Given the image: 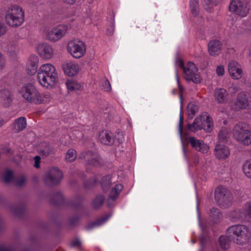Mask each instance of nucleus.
<instances>
[{
  "label": "nucleus",
  "instance_id": "obj_1",
  "mask_svg": "<svg viewBox=\"0 0 251 251\" xmlns=\"http://www.w3.org/2000/svg\"><path fill=\"white\" fill-rule=\"evenodd\" d=\"M37 80L39 85L43 88L48 89L53 88L58 80L55 67L51 63L41 65L37 72Z\"/></svg>",
  "mask_w": 251,
  "mask_h": 251
},
{
  "label": "nucleus",
  "instance_id": "obj_2",
  "mask_svg": "<svg viewBox=\"0 0 251 251\" xmlns=\"http://www.w3.org/2000/svg\"><path fill=\"white\" fill-rule=\"evenodd\" d=\"M20 93L26 101L35 104L47 102L50 98L49 93H40L37 88L30 83L23 85L20 90Z\"/></svg>",
  "mask_w": 251,
  "mask_h": 251
},
{
  "label": "nucleus",
  "instance_id": "obj_3",
  "mask_svg": "<svg viewBox=\"0 0 251 251\" xmlns=\"http://www.w3.org/2000/svg\"><path fill=\"white\" fill-rule=\"evenodd\" d=\"M25 18L24 10L18 4L10 5L7 9L5 15L7 25L12 27L21 26L25 21Z\"/></svg>",
  "mask_w": 251,
  "mask_h": 251
},
{
  "label": "nucleus",
  "instance_id": "obj_4",
  "mask_svg": "<svg viewBox=\"0 0 251 251\" xmlns=\"http://www.w3.org/2000/svg\"><path fill=\"white\" fill-rule=\"evenodd\" d=\"M228 234L232 237L234 243L238 245H244L249 242L251 237V231L246 226L242 224L229 226Z\"/></svg>",
  "mask_w": 251,
  "mask_h": 251
},
{
  "label": "nucleus",
  "instance_id": "obj_5",
  "mask_svg": "<svg viewBox=\"0 0 251 251\" xmlns=\"http://www.w3.org/2000/svg\"><path fill=\"white\" fill-rule=\"evenodd\" d=\"M213 126L212 118L208 113L204 112L197 117L192 124H188L187 129L193 132L202 129L206 132H210Z\"/></svg>",
  "mask_w": 251,
  "mask_h": 251
},
{
  "label": "nucleus",
  "instance_id": "obj_6",
  "mask_svg": "<svg viewBox=\"0 0 251 251\" xmlns=\"http://www.w3.org/2000/svg\"><path fill=\"white\" fill-rule=\"evenodd\" d=\"M233 135L234 138L241 144H251V131L246 127L245 124H237L233 130Z\"/></svg>",
  "mask_w": 251,
  "mask_h": 251
},
{
  "label": "nucleus",
  "instance_id": "obj_7",
  "mask_svg": "<svg viewBox=\"0 0 251 251\" xmlns=\"http://www.w3.org/2000/svg\"><path fill=\"white\" fill-rule=\"evenodd\" d=\"M67 50L73 57L79 59L85 54L86 47L83 41L75 39L68 42Z\"/></svg>",
  "mask_w": 251,
  "mask_h": 251
},
{
  "label": "nucleus",
  "instance_id": "obj_8",
  "mask_svg": "<svg viewBox=\"0 0 251 251\" xmlns=\"http://www.w3.org/2000/svg\"><path fill=\"white\" fill-rule=\"evenodd\" d=\"M178 63L183 67L185 79L187 81H192L195 83H200L201 82V78L198 73V69L193 62H188L186 67L183 66V61L181 59L178 60Z\"/></svg>",
  "mask_w": 251,
  "mask_h": 251
},
{
  "label": "nucleus",
  "instance_id": "obj_9",
  "mask_svg": "<svg viewBox=\"0 0 251 251\" xmlns=\"http://www.w3.org/2000/svg\"><path fill=\"white\" fill-rule=\"evenodd\" d=\"M68 27L64 25L54 26L46 33L47 38L51 41L56 42L61 39L66 33Z\"/></svg>",
  "mask_w": 251,
  "mask_h": 251
},
{
  "label": "nucleus",
  "instance_id": "obj_10",
  "mask_svg": "<svg viewBox=\"0 0 251 251\" xmlns=\"http://www.w3.org/2000/svg\"><path fill=\"white\" fill-rule=\"evenodd\" d=\"M63 177L61 171L55 168H52L48 171L45 175L44 180L50 185L58 183Z\"/></svg>",
  "mask_w": 251,
  "mask_h": 251
},
{
  "label": "nucleus",
  "instance_id": "obj_11",
  "mask_svg": "<svg viewBox=\"0 0 251 251\" xmlns=\"http://www.w3.org/2000/svg\"><path fill=\"white\" fill-rule=\"evenodd\" d=\"M229 9L242 17L247 16L249 12V8L244 5L240 0H232L229 6Z\"/></svg>",
  "mask_w": 251,
  "mask_h": 251
},
{
  "label": "nucleus",
  "instance_id": "obj_12",
  "mask_svg": "<svg viewBox=\"0 0 251 251\" xmlns=\"http://www.w3.org/2000/svg\"><path fill=\"white\" fill-rule=\"evenodd\" d=\"M62 68L64 74L70 77L76 75L80 70L78 64L71 60H67L63 63Z\"/></svg>",
  "mask_w": 251,
  "mask_h": 251
},
{
  "label": "nucleus",
  "instance_id": "obj_13",
  "mask_svg": "<svg viewBox=\"0 0 251 251\" xmlns=\"http://www.w3.org/2000/svg\"><path fill=\"white\" fill-rule=\"evenodd\" d=\"M188 141L190 144L191 147L198 151L205 153L209 150V146L205 144L202 140L197 139L194 137H190L188 139Z\"/></svg>",
  "mask_w": 251,
  "mask_h": 251
},
{
  "label": "nucleus",
  "instance_id": "obj_14",
  "mask_svg": "<svg viewBox=\"0 0 251 251\" xmlns=\"http://www.w3.org/2000/svg\"><path fill=\"white\" fill-rule=\"evenodd\" d=\"M228 72L230 76L238 79L242 76L243 71L240 65L235 61H231L228 64Z\"/></svg>",
  "mask_w": 251,
  "mask_h": 251
},
{
  "label": "nucleus",
  "instance_id": "obj_15",
  "mask_svg": "<svg viewBox=\"0 0 251 251\" xmlns=\"http://www.w3.org/2000/svg\"><path fill=\"white\" fill-rule=\"evenodd\" d=\"M39 59L35 55H31L27 59L26 64V70L27 74L32 75L37 73Z\"/></svg>",
  "mask_w": 251,
  "mask_h": 251
},
{
  "label": "nucleus",
  "instance_id": "obj_16",
  "mask_svg": "<svg viewBox=\"0 0 251 251\" xmlns=\"http://www.w3.org/2000/svg\"><path fill=\"white\" fill-rule=\"evenodd\" d=\"M214 153L217 158L224 160L229 157L230 152L229 148L227 146L221 144H216Z\"/></svg>",
  "mask_w": 251,
  "mask_h": 251
},
{
  "label": "nucleus",
  "instance_id": "obj_17",
  "mask_svg": "<svg viewBox=\"0 0 251 251\" xmlns=\"http://www.w3.org/2000/svg\"><path fill=\"white\" fill-rule=\"evenodd\" d=\"M37 50L40 57L44 59H50L53 56V50L48 44H42L39 45Z\"/></svg>",
  "mask_w": 251,
  "mask_h": 251
},
{
  "label": "nucleus",
  "instance_id": "obj_18",
  "mask_svg": "<svg viewBox=\"0 0 251 251\" xmlns=\"http://www.w3.org/2000/svg\"><path fill=\"white\" fill-rule=\"evenodd\" d=\"M248 216L251 218V200L247 202L243 207L242 211H236L232 213L231 218L235 219H240Z\"/></svg>",
  "mask_w": 251,
  "mask_h": 251
},
{
  "label": "nucleus",
  "instance_id": "obj_19",
  "mask_svg": "<svg viewBox=\"0 0 251 251\" xmlns=\"http://www.w3.org/2000/svg\"><path fill=\"white\" fill-rule=\"evenodd\" d=\"M251 102L247 96L244 93L239 94L234 103V108L236 110L245 109L250 105Z\"/></svg>",
  "mask_w": 251,
  "mask_h": 251
},
{
  "label": "nucleus",
  "instance_id": "obj_20",
  "mask_svg": "<svg viewBox=\"0 0 251 251\" xmlns=\"http://www.w3.org/2000/svg\"><path fill=\"white\" fill-rule=\"evenodd\" d=\"M99 140L103 144L110 145L114 143L112 133L107 130L100 131L98 135Z\"/></svg>",
  "mask_w": 251,
  "mask_h": 251
},
{
  "label": "nucleus",
  "instance_id": "obj_21",
  "mask_svg": "<svg viewBox=\"0 0 251 251\" xmlns=\"http://www.w3.org/2000/svg\"><path fill=\"white\" fill-rule=\"evenodd\" d=\"M221 43L217 40L210 41L208 44V51L212 56L219 55L221 50Z\"/></svg>",
  "mask_w": 251,
  "mask_h": 251
},
{
  "label": "nucleus",
  "instance_id": "obj_22",
  "mask_svg": "<svg viewBox=\"0 0 251 251\" xmlns=\"http://www.w3.org/2000/svg\"><path fill=\"white\" fill-rule=\"evenodd\" d=\"M215 99L218 103H225L227 100L228 93L224 88H218L215 90Z\"/></svg>",
  "mask_w": 251,
  "mask_h": 251
},
{
  "label": "nucleus",
  "instance_id": "obj_23",
  "mask_svg": "<svg viewBox=\"0 0 251 251\" xmlns=\"http://www.w3.org/2000/svg\"><path fill=\"white\" fill-rule=\"evenodd\" d=\"M13 100V96L8 90H2L0 92V100L5 106H8Z\"/></svg>",
  "mask_w": 251,
  "mask_h": 251
},
{
  "label": "nucleus",
  "instance_id": "obj_24",
  "mask_svg": "<svg viewBox=\"0 0 251 251\" xmlns=\"http://www.w3.org/2000/svg\"><path fill=\"white\" fill-rule=\"evenodd\" d=\"M83 157L90 164L95 166L100 165V157L96 153H94L90 151L87 152L85 153Z\"/></svg>",
  "mask_w": 251,
  "mask_h": 251
},
{
  "label": "nucleus",
  "instance_id": "obj_25",
  "mask_svg": "<svg viewBox=\"0 0 251 251\" xmlns=\"http://www.w3.org/2000/svg\"><path fill=\"white\" fill-rule=\"evenodd\" d=\"M67 89L70 92H77L83 89L82 85L76 80H68L66 82Z\"/></svg>",
  "mask_w": 251,
  "mask_h": 251
},
{
  "label": "nucleus",
  "instance_id": "obj_26",
  "mask_svg": "<svg viewBox=\"0 0 251 251\" xmlns=\"http://www.w3.org/2000/svg\"><path fill=\"white\" fill-rule=\"evenodd\" d=\"M13 126L14 129L17 132L23 130L26 126V119L24 117L17 119L14 121Z\"/></svg>",
  "mask_w": 251,
  "mask_h": 251
},
{
  "label": "nucleus",
  "instance_id": "obj_27",
  "mask_svg": "<svg viewBox=\"0 0 251 251\" xmlns=\"http://www.w3.org/2000/svg\"><path fill=\"white\" fill-rule=\"evenodd\" d=\"M190 9L193 16L197 17L199 15L200 8L198 0H190Z\"/></svg>",
  "mask_w": 251,
  "mask_h": 251
},
{
  "label": "nucleus",
  "instance_id": "obj_28",
  "mask_svg": "<svg viewBox=\"0 0 251 251\" xmlns=\"http://www.w3.org/2000/svg\"><path fill=\"white\" fill-rule=\"evenodd\" d=\"M123 188V186L122 184H116L114 188L112 189L108 201H114L117 198Z\"/></svg>",
  "mask_w": 251,
  "mask_h": 251
},
{
  "label": "nucleus",
  "instance_id": "obj_29",
  "mask_svg": "<svg viewBox=\"0 0 251 251\" xmlns=\"http://www.w3.org/2000/svg\"><path fill=\"white\" fill-rule=\"evenodd\" d=\"M230 130L226 127L222 128L219 132L218 135V139L220 142H224L227 140Z\"/></svg>",
  "mask_w": 251,
  "mask_h": 251
},
{
  "label": "nucleus",
  "instance_id": "obj_30",
  "mask_svg": "<svg viewBox=\"0 0 251 251\" xmlns=\"http://www.w3.org/2000/svg\"><path fill=\"white\" fill-rule=\"evenodd\" d=\"M226 193V188L222 186L218 187L215 191V199L217 201L224 200Z\"/></svg>",
  "mask_w": 251,
  "mask_h": 251
},
{
  "label": "nucleus",
  "instance_id": "obj_31",
  "mask_svg": "<svg viewBox=\"0 0 251 251\" xmlns=\"http://www.w3.org/2000/svg\"><path fill=\"white\" fill-rule=\"evenodd\" d=\"M242 170L244 175L251 179V161H247L242 166Z\"/></svg>",
  "mask_w": 251,
  "mask_h": 251
},
{
  "label": "nucleus",
  "instance_id": "obj_32",
  "mask_svg": "<svg viewBox=\"0 0 251 251\" xmlns=\"http://www.w3.org/2000/svg\"><path fill=\"white\" fill-rule=\"evenodd\" d=\"M76 156V151L74 149H70L66 152L65 159L68 162H73L75 160Z\"/></svg>",
  "mask_w": 251,
  "mask_h": 251
},
{
  "label": "nucleus",
  "instance_id": "obj_33",
  "mask_svg": "<svg viewBox=\"0 0 251 251\" xmlns=\"http://www.w3.org/2000/svg\"><path fill=\"white\" fill-rule=\"evenodd\" d=\"M221 247L225 250L229 247V240L227 236H221L219 239Z\"/></svg>",
  "mask_w": 251,
  "mask_h": 251
},
{
  "label": "nucleus",
  "instance_id": "obj_34",
  "mask_svg": "<svg viewBox=\"0 0 251 251\" xmlns=\"http://www.w3.org/2000/svg\"><path fill=\"white\" fill-rule=\"evenodd\" d=\"M198 110L196 104L190 102L187 106L188 114L189 117H193Z\"/></svg>",
  "mask_w": 251,
  "mask_h": 251
},
{
  "label": "nucleus",
  "instance_id": "obj_35",
  "mask_svg": "<svg viewBox=\"0 0 251 251\" xmlns=\"http://www.w3.org/2000/svg\"><path fill=\"white\" fill-rule=\"evenodd\" d=\"M104 200V198L103 196L100 195L97 197L94 201V206L97 208L102 205Z\"/></svg>",
  "mask_w": 251,
  "mask_h": 251
},
{
  "label": "nucleus",
  "instance_id": "obj_36",
  "mask_svg": "<svg viewBox=\"0 0 251 251\" xmlns=\"http://www.w3.org/2000/svg\"><path fill=\"white\" fill-rule=\"evenodd\" d=\"M6 66V59L1 51H0V71L4 70Z\"/></svg>",
  "mask_w": 251,
  "mask_h": 251
},
{
  "label": "nucleus",
  "instance_id": "obj_37",
  "mask_svg": "<svg viewBox=\"0 0 251 251\" xmlns=\"http://www.w3.org/2000/svg\"><path fill=\"white\" fill-rule=\"evenodd\" d=\"M102 87L105 91L108 92L110 91L111 89V84L109 81L106 79H105L103 80Z\"/></svg>",
  "mask_w": 251,
  "mask_h": 251
},
{
  "label": "nucleus",
  "instance_id": "obj_38",
  "mask_svg": "<svg viewBox=\"0 0 251 251\" xmlns=\"http://www.w3.org/2000/svg\"><path fill=\"white\" fill-rule=\"evenodd\" d=\"M216 72L217 75L219 76H221L224 75L225 74V73L224 67L222 65L217 66V67L216 68Z\"/></svg>",
  "mask_w": 251,
  "mask_h": 251
},
{
  "label": "nucleus",
  "instance_id": "obj_39",
  "mask_svg": "<svg viewBox=\"0 0 251 251\" xmlns=\"http://www.w3.org/2000/svg\"><path fill=\"white\" fill-rule=\"evenodd\" d=\"M210 216L214 218H219L221 216V213L219 210L216 208H212L210 209Z\"/></svg>",
  "mask_w": 251,
  "mask_h": 251
},
{
  "label": "nucleus",
  "instance_id": "obj_40",
  "mask_svg": "<svg viewBox=\"0 0 251 251\" xmlns=\"http://www.w3.org/2000/svg\"><path fill=\"white\" fill-rule=\"evenodd\" d=\"M12 172L9 170L6 171L4 176V181L6 183L9 182L12 180Z\"/></svg>",
  "mask_w": 251,
  "mask_h": 251
},
{
  "label": "nucleus",
  "instance_id": "obj_41",
  "mask_svg": "<svg viewBox=\"0 0 251 251\" xmlns=\"http://www.w3.org/2000/svg\"><path fill=\"white\" fill-rule=\"evenodd\" d=\"M108 218H109V217L103 218L99 220V221L95 222L94 223H93L92 225V226L93 227H95L96 226H100L102 224H104L108 220Z\"/></svg>",
  "mask_w": 251,
  "mask_h": 251
},
{
  "label": "nucleus",
  "instance_id": "obj_42",
  "mask_svg": "<svg viewBox=\"0 0 251 251\" xmlns=\"http://www.w3.org/2000/svg\"><path fill=\"white\" fill-rule=\"evenodd\" d=\"M7 29L6 25L3 23L0 22V37L6 33Z\"/></svg>",
  "mask_w": 251,
  "mask_h": 251
},
{
  "label": "nucleus",
  "instance_id": "obj_43",
  "mask_svg": "<svg viewBox=\"0 0 251 251\" xmlns=\"http://www.w3.org/2000/svg\"><path fill=\"white\" fill-rule=\"evenodd\" d=\"M200 162V158L199 156L196 155L194 157L191 165L192 167H195V166H197V165H198L199 164Z\"/></svg>",
  "mask_w": 251,
  "mask_h": 251
},
{
  "label": "nucleus",
  "instance_id": "obj_44",
  "mask_svg": "<svg viewBox=\"0 0 251 251\" xmlns=\"http://www.w3.org/2000/svg\"><path fill=\"white\" fill-rule=\"evenodd\" d=\"M34 167L36 168H39L40 167V157L39 156H36L34 158Z\"/></svg>",
  "mask_w": 251,
  "mask_h": 251
},
{
  "label": "nucleus",
  "instance_id": "obj_45",
  "mask_svg": "<svg viewBox=\"0 0 251 251\" xmlns=\"http://www.w3.org/2000/svg\"><path fill=\"white\" fill-rule=\"evenodd\" d=\"M182 125H183V117H182L181 114H180L179 118V130L180 137H181L182 134Z\"/></svg>",
  "mask_w": 251,
  "mask_h": 251
},
{
  "label": "nucleus",
  "instance_id": "obj_46",
  "mask_svg": "<svg viewBox=\"0 0 251 251\" xmlns=\"http://www.w3.org/2000/svg\"><path fill=\"white\" fill-rule=\"evenodd\" d=\"M81 245V242L78 239H75L71 243V245L74 247H79Z\"/></svg>",
  "mask_w": 251,
  "mask_h": 251
},
{
  "label": "nucleus",
  "instance_id": "obj_47",
  "mask_svg": "<svg viewBox=\"0 0 251 251\" xmlns=\"http://www.w3.org/2000/svg\"><path fill=\"white\" fill-rule=\"evenodd\" d=\"M107 178H108V179H109V176H106L104 177L103 178V179H102V187L103 189L104 190H105V188H104V181L105 180L107 179ZM106 185H107L108 187H109L110 186V182L108 180V181L107 182H106Z\"/></svg>",
  "mask_w": 251,
  "mask_h": 251
},
{
  "label": "nucleus",
  "instance_id": "obj_48",
  "mask_svg": "<svg viewBox=\"0 0 251 251\" xmlns=\"http://www.w3.org/2000/svg\"><path fill=\"white\" fill-rule=\"evenodd\" d=\"M114 25L113 24H112L109 29L108 30L107 34L108 35L112 34L114 32Z\"/></svg>",
  "mask_w": 251,
  "mask_h": 251
},
{
  "label": "nucleus",
  "instance_id": "obj_49",
  "mask_svg": "<svg viewBox=\"0 0 251 251\" xmlns=\"http://www.w3.org/2000/svg\"><path fill=\"white\" fill-rule=\"evenodd\" d=\"M176 81H177V82L178 86L180 90L181 91H182V87L180 85L179 80V78H178V76L177 72L176 73Z\"/></svg>",
  "mask_w": 251,
  "mask_h": 251
},
{
  "label": "nucleus",
  "instance_id": "obj_50",
  "mask_svg": "<svg viewBox=\"0 0 251 251\" xmlns=\"http://www.w3.org/2000/svg\"><path fill=\"white\" fill-rule=\"evenodd\" d=\"M64 2L70 4H74L76 0H64Z\"/></svg>",
  "mask_w": 251,
  "mask_h": 251
},
{
  "label": "nucleus",
  "instance_id": "obj_51",
  "mask_svg": "<svg viewBox=\"0 0 251 251\" xmlns=\"http://www.w3.org/2000/svg\"><path fill=\"white\" fill-rule=\"evenodd\" d=\"M22 181L21 182V181H17V184L19 185H22L25 182V178L22 177Z\"/></svg>",
  "mask_w": 251,
  "mask_h": 251
},
{
  "label": "nucleus",
  "instance_id": "obj_52",
  "mask_svg": "<svg viewBox=\"0 0 251 251\" xmlns=\"http://www.w3.org/2000/svg\"><path fill=\"white\" fill-rule=\"evenodd\" d=\"M4 123V121L2 118H0V127L2 126Z\"/></svg>",
  "mask_w": 251,
  "mask_h": 251
},
{
  "label": "nucleus",
  "instance_id": "obj_53",
  "mask_svg": "<svg viewBox=\"0 0 251 251\" xmlns=\"http://www.w3.org/2000/svg\"><path fill=\"white\" fill-rule=\"evenodd\" d=\"M209 2H214L216 0H208Z\"/></svg>",
  "mask_w": 251,
  "mask_h": 251
},
{
  "label": "nucleus",
  "instance_id": "obj_54",
  "mask_svg": "<svg viewBox=\"0 0 251 251\" xmlns=\"http://www.w3.org/2000/svg\"><path fill=\"white\" fill-rule=\"evenodd\" d=\"M180 102L181 103L182 102V99H181V97H180Z\"/></svg>",
  "mask_w": 251,
  "mask_h": 251
},
{
  "label": "nucleus",
  "instance_id": "obj_55",
  "mask_svg": "<svg viewBox=\"0 0 251 251\" xmlns=\"http://www.w3.org/2000/svg\"><path fill=\"white\" fill-rule=\"evenodd\" d=\"M193 243H195L194 241H192Z\"/></svg>",
  "mask_w": 251,
  "mask_h": 251
}]
</instances>
